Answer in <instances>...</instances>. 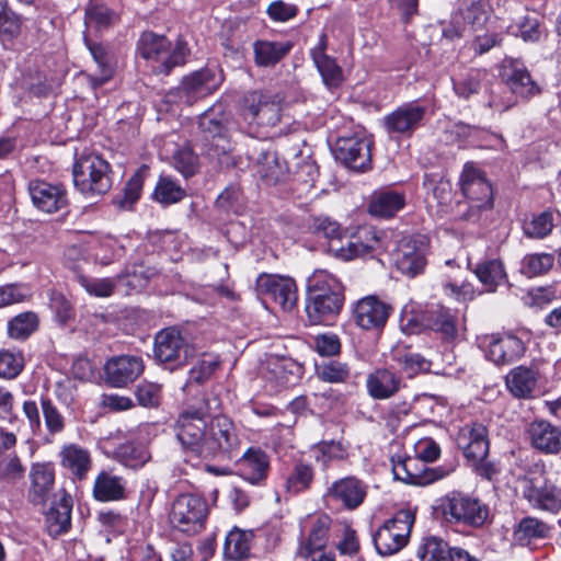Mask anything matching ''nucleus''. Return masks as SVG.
<instances>
[{"mask_svg": "<svg viewBox=\"0 0 561 561\" xmlns=\"http://www.w3.org/2000/svg\"><path fill=\"white\" fill-rule=\"evenodd\" d=\"M331 522L330 516L327 514L314 516L311 519L309 535L307 539L300 543L299 549H304L308 552L309 549L312 548H325Z\"/></svg>", "mask_w": 561, "mask_h": 561, "instance_id": "a18cd8bd", "label": "nucleus"}, {"mask_svg": "<svg viewBox=\"0 0 561 561\" xmlns=\"http://www.w3.org/2000/svg\"><path fill=\"white\" fill-rule=\"evenodd\" d=\"M427 327L439 333L445 340H454L458 333V320L455 312L445 307H436L426 312Z\"/></svg>", "mask_w": 561, "mask_h": 561, "instance_id": "4c0bfd02", "label": "nucleus"}, {"mask_svg": "<svg viewBox=\"0 0 561 561\" xmlns=\"http://www.w3.org/2000/svg\"><path fill=\"white\" fill-rule=\"evenodd\" d=\"M106 381L115 388L134 382L144 371L140 357L122 355L110 358L104 366Z\"/></svg>", "mask_w": 561, "mask_h": 561, "instance_id": "4be33fe9", "label": "nucleus"}, {"mask_svg": "<svg viewBox=\"0 0 561 561\" xmlns=\"http://www.w3.org/2000/svg\"><path fill=\"white\" fill-rule=\"evenodd\" d=\"M28 500L35 505L44 504L55 484V470L51 463H34L30 470Z\"/></svg>", "mask_w": 561, "mask_h": 561, "instance_id": "7c9ffc66", "label": "nucleus"}, {"mask_svg": "<svg viewBox=\"0 0 561 561\" xmlns=\"http://www.w3.org/2000/svg\"><path fill=\"white\" fill-rule=\"evenodd\" d=\"M316 460L328 467L333 460H345L348 457L347 448L335 440L320 442L313 447Z\"/></svg>", "mask_w": 561, "mask_h": 561, "instance_id": "680f3d73", "label": "nucleus"}, {"mask_svg": "<svg viewBox=\"0 0 561 561\" xmlns=\"http://www.w3.org/2000/svg\"><path fill=\"white\" fill-rule=\"evenodd\" d=\"M316 374L322 381L330 383L345 382L350 378V367L339 360H329L316 366Z\"/></svg>", "mask_w": 561, "mask_h": 561, "instance_id": "052dcab7", "label": "nucleus"}, {"mask_svg": "<svg viewBox=\"0 0 561 561\" xmlns=\"http://www.w3.org/2000/svg\"><path fill=\"white\" fill-rule=\"evenodd\" d=\"M256 173L267 185H272L280 180L283 169L274 153H264L257 162Z\"/></svg>", "mask_w": 561, "mask_h": 561, "instance_id": "0e129e2a", "label": "nucleus"}, {"mask_svg": "<svg viewBox=\"0 0 561 561\" xmlns=\"http://www.w3.org/2000/svg\"><path fill=\"white\" fill-rule=\"evenodd\" d=\"M240 476L251 484H261L270 472V457L261 448H249L238 462Z\"/></svg>", "mask_w": 561, "mask_h": 561, "instance_id": "2f4dec72", "label": "nucleus"}, {"mask_svg": "<svg viewBox=\"0 0 561 561\" xmlns=\"http://www.w3.org/2000/svg\"><path fill=\"white\" fill-rule=\"evenodd\" d=\"M290 42L256 41L253 44L254 62L259 67H273L291 49Z\"/></svg>", "mask_w": 561, "mask_h": 561, "instance_id": "e433bc0d", "label": "nucleus"}, {"mask_svg": "<svg viewBox=\"0 0 561 561\" xmlns=\"http://www.w3.org/2000/svg\"><path fill=\"white\" fill-rule=\"evenodd\" d=\"M414 514L410 510L398 511L377 530L374 543L379 554L391 556L404 548L409 541Z\"/></svg>", "mask_w": 561, "mask_h": 561, "instance_id": "9d476101", "label": "nucleus"}, {"mask_svg": "<svg viewBox=\"0 0 561 561\" xmlns=\"http://www.w3.org/2000/svg\"><path fill=\"white\" fill-rule=\"evenodd\" d=\"M458 445L467 459L478 462L485 460L489 454L488 430L481 423H473L461 428Z\"/></svg>", "mask_w": 561, "mask_h": 561, "instance_id": "bb28decb", "label": "nucleus"}, {"mask_svg": "<svg viewBox=\"0 0 561 561\" xmlns=\"http://www.w3.org/2000/svg\"><path fill=\"white\" fill-rule=\"evenodd\" d=\"M488 3L483 0H470L468 3L465 0L460 8V13L463 21L477 32L482 30L488 21Z\"/></svg>", "mask_w": 561, "mask_h": 561, "instance_id": "5fc2aeb1", "label": "nucleus"}, {"mask_svg": "<svg viewBox=\"0 0 561 561\" xmlns=\"http://www.w3.org/2000/svg\"><path fill=\"white\" fill-rule=\"evenodd\" d=\"M541 377L539 364L531 363L530 366L520 365L508 373L506 386L514 397L529 399L537 391Z\"/></svg>", "mask_w": 561, "mask_h": 561, "instance_id": "a878e982", "label": "nucleus"}, {"mask_svg": "<svg viewBox=\"0 0 561 561\" xmlns=\"http://www.w3.org/2000/svg\"><path fill=\"white\" fill-rule=\"evenodd\" d=\"M24 467L15 451L7 453L0 447V478L10 482L24 476Z\"/></svg>", "mask_w": 561, "mask_h": 561, "instance_id": "e2e57ef3", "label": "nucleus"}, {"mask_svg": "<svg viewBox=\"0 0 561 561\" xmlns=\"http://www.w3.org/2000/svg\"><path fill=\"white\" fill-rule=\"evenodd\" d=\"M137 50L139 55L151 61L154 71L168 75L174 67L182 66L190 54L187 44L178 39L172 48L171 43L163 35L153 32H144L138 41Z\"/></svg>", "mask_w": 561, "mask_h": 561, "instance_id": "20e7f679", "label": "nucleus"}, {"mask_svg": "<svg viewBox=\"0 0 561 561\" xmlns=\"http://www.w3.org/2000/svg\"><path fill=\"white\" fill-rule=\"evenodd\" d=\"M344 286L327 270H317L308 279L306 312L311 324H330L344 305Z\"/></svg>", "mask_w": 561, "mask_h": 561, "instance_id": "f03ea898", "label": "nucleus"}, {"mask_svg": "<svg viewBox=\"0 0 561 561\" xmlns=\"http://www.w3.org/2000/svg\"><path fill=\"white\" fill-rule=\"evenodd\" d=\"M391 462L394 478L409 484H427L447 474L436 469L427 471L424 463L416 457L397 455L391 458Z\"/></svg>", "mask_w": 561, "mask_h": 561, "instance_id": "aec40b11", "label": "nucleus"}, {"mask_svg": "<svg viewBox=\"0 0 561 561\" xmlns=\"http://www.w3.org/2000/svg\"><path fill=\"white\" fill-rule=\"evenodd\" d=\"M405 206V195L392 190L375 192L368 205L370 215L380 218H391Z\"/></svg>", "mask_w": 561, "mask_h": 561, "instance_id": "f704fd0d", "label": "nucleus"}, {"mask_svg": "<svg viewBox=\"0 0 561 561\" xmlns=\"http://www.w3.org/2000/svg\"><path fill=\"white\" fill-rule=\"evenodd\" d=\"M378 243L379 238L376 236V232L370 228H365L345 248H341V256L344 260H353L374 251Z\"/></svg>", "mask_w": 561, "mask_h": 561, "instance_id": "37998d69", "label": "nucleus"}, {"mask_svg": "<svg viewBox=\"0 0 561 561\" xmlns=\"http://www.w3.org/2000/svg\"><path fill=\"white\" fill-rule=\"evenodd\" d=\"M524 496L536 508L558 513L561 511V489L545 483L541 486L529 482L524 489Z\"/></svg>", "mask_w": 561, "mask_h": 561, "instance_id": "473e14b6", "label": "nucleus"}, {"mask_svg": "<svg viewBox=\"0 0 561 561\" xmlns=\"http://www.w3.org/2000/svg\"><path fill=\"white\" fill-rule=\"evenodd\" d=\"M553 216L550 211H542L525 219L523 231L527 238L543 239L549 236L553 229Z\"/></svg>", "mask_w": 561, "mask_h": 561, "instance_id": "8fccbe9b", "label": "nucleus"}, {"mask_svg": "<svg viewBox=\"0 0 561 561\" xmlns=\"http://www.w3.org/2000/svg\"><path fill=\"white\" fill-rule=\"evenodd\" d=\"M76 187L84 195L105 194L112 186L111 165L102 157H80L72 169Z\"/></svg>", "mask_w": 561, "mask_h": 561, "instance_id": "39448f33", "label": "nucleus"}, {"mask_svg": "<svg viewBox=\"0 0 561 561\" xmlns=\"http://www.w3.org/2000/svg\"><path fill=\"white\" fill-rule=\"evenodd\" d=\"M84 41L101 72L100 76H88L90 85L95 90L112 79L114 68L110 62L106 48L103 45L92 43L87 37Z\"/></svg>", "mask_w": 561, "mask_h": 561, "instance_id": "a19ab883", "label": "nucleus"}, {"mask_svg": "<svg viewBox=\"0 0 561 561\" xmlns=\"http://www.w3.org/2000/svg\"><path fill=\"white\" fill-rule=\"evenodd\" d=\"M425 115V106L409 102L386 115L382 123L389 135L410 137L422 125Z\"/></svg>", "mask_w": 561, "mask_h": 561, "instance_id": "dca6fc26", "label": "nucleus"}, {"mask_svg": "<svg viewBox=\"0 0 561 561\" xmlns=\"http://www.w3.org/2000/svg\"><path fill=\"white\" fill-rule=\"evenodd\" d=\"M405 388L401 374L389 367L373 370L366 378V390L374 400H388Z\"/></svg>", "mask_w": 561, "mask_h": 561, "instance_id": "412c9836", "label": "nucleus"}, {"mask_svg": "<svg viewBox=\"0 0 561 561\" xmlns=\"http://www.w3.org/2000/svg\"><path fill=\"white\" fill-rule=\"evenodd\" d=\"M220 360L217 355L204 354L197 365L190 370L188 382L202 383L210 378L219 367Z\"/></svg>", "mask_w": 561, "mask_h": 561, "instance_id": "774afa93", "label": "nucleus"}, {"mask_svg": "<svg viewBox=\"0 0 561 561\" xmlns=\"http://www.w3.org/2000/svg\"><path fill=\"white\" fill-rule=\"evenodd\" d=\"M367 484L350 476L334 481L328 489V496L340 502L347 510L359 507L367 496Z\"/></svg>", "mask_w": 561, "mask_h": 561, "instance_id": "393cba45", "label": "nucleus"}, {"mask_svg": "<svg viewBox=\"0 0 561 561\" xmlns=\"http://www.w3.org/2000/svg\"><path fill=\"white\" fill-rule=\"evenodd\" d=\"M527 438L536 450L553 455L561 451V427L547 420H535L527 426Z\"/></svg>", "mask_w": 561, "mask_h": 561, "instance_id": "5701e85b", "label": "nucleus"}, {"mask_svg": "<svg viewBox=\"0 0 561 561\" xmlns=\"http://www.w3.org/2000/svg\"><path fill=\"white\" fill-rule=\"evenodd\" d=\"M119 16L104 5L93 4L85 10V25L103 31L117 23Z\"/></svg>", "mask_w": 561, "mask_h": 561, "instance_id": "6e6d98bb", "label": "nucleus"}, {"mask_svg": "<svg viewBox=\"0 0 561 561\" xmlns=\"http://www.w3.org/2000/svg\"><path fill=\"white\" fill-rule=\"evenodd\" d=\"M398 362L409 378H413L419 374L428 373L432 367V362L419 353H405L398 357Z\"/></svg>", "mask_w": 561, "mask_h": 561, "instance_id": "69168bd1", "label": "nucleus"}, {"mask_svg": "<svg viewBox=\"0 0 561 561\" xmlns=\"http://www.w3.org/2000/svg\"><path fill=\"white\" fill-rule=\"evenodd\" d=\"M327 45L328 37L325 34H321L319 43L311 49V57L322 77L323 83L329 89H334L343 83L344 76L336 60L325 53Z\"/></svg>", "mask_w": 561, "mask_h": 561, "instance_id": "c756f323", "label": "nucleus"}, {"mask_svg": "<svg viewBox=\"0 0 561 561\" xmlns=\"http://www.w3.org/2000/svg\"><path fill=\"white\" fill-rule=\"evenodd\" d=\"M207 514L208 505L203 496L184 493L173 501L169 519L180 531L197 534L204 528Z\"/></svg>", "mask_w": 561, "mask_h": 561, "instance_id": "1a4fd4ad", "label": "nucleus"}, {"mask_svg": "<svg viewBox=\"0 0 561 561\" xmlns=\"http://www.w3.org/2000/svg\"><path fill=\"white\" fill-rule=\"evenodd\" d=\"M391 304L377 295H368L356 300L351 308L353 321L363 330L375 331L382 329L391 313Z\"/></svg>", "mask_w": 561, "mask_h": 561, "instance_id": "ddd939ff", "label": "nucleus"}, {"mask_svg": "<svg viewBox=\"0 0 561 561\" xmlns=\"http://www.w3.org/2000/svg\"><path fill=\"white\" fill-rule=\"evenodd\" d=\"M220 409V398L206 391L179 413L173 431L185 455L201 460L230 457L239 449L240 438L232 420L214 415Z\"/></svg>", "mask_w": 561, "mask_h": 561, "instance_id": "f257e3e1", "label": "nucleus"}, {"mask_svg": "<svg viewBox=\"0 0 561 561\" xmlns=\"http://www.w3.org/2000/svg\"><path fill=\"white\" fill-rule=\"evenodd\" d=\"M316 479L312 463L304 459L296 460L285 477L284 488L288 494L298 495L311 489Z\"/></svg>", "mask_w": 561, "mask_h": 561, "instance_id": "72a5a7b5", "label": "nucleus"}, {"mask_svg": "<svg viewBox=\"0 0 561 561\" xmlns=\"http://www.w3.org/2000/svg\"><path fill=\"white\" fill-rule=\"evenodd\" d=\"M38 328V317L27 311L15 316L8 324L9 336L15 340H25Z\"/></svg>", "mask_w": 561, "mask_h": 561, "instance_id": "3c124183", "label": "nucleus"}, {"mask_svg": "<svg viewBox=\"0 0 561 561\" xmlns=\"http://www.w3.org/2000/svg\"><path fill=\"white\" fill-rule=\"evenodd\" d=\"M252 531L241 529L231 530L226 538L225 556L233 561H241L249 557L252 546Z\"/></svg>", "mask_w": 561, "mask_h": 561, "instance_id": "79ce46f5", "label": "nucleus"}, {"mask_svg": "<svg viewBox=\"0 0 561 561\" xmlns=\"http://www.w3.org/2000/svg\"><path fill=\"white\" fill-rule=\"evenodd\" d=\"M485 77V70L471 69L465 77L454 81V91L458 96L469 99L471 95L479 93Z\"/></svg>", "mask_w": 561, "mask_h": 561, "instance_id": "13d9d810", "label": "nucleus"}, {"mask_svg": "<svg viewBox=\"0 0 561 561\" xmlns=\"http://www.w3.org/2000/svg\"><path fill=\"white\" fill-rule=\"evenodd\" d=\"M554 264L551 253H530L524 256L520 272L527 277H535L549 272Z\"/></svg>", "mask_w": 561, "mask_h": 561, "instance_id": "603ef678", "label": "nucleus"}, {"mask_svg": "<svg viewBox=\"0 0 561 561\" xmlns=\"http://www.w3.org/2000/svg\"><path fill=\"white\" fill-rule=\"evenodd\" d=\"M72 499L64 495L46 514V527L50 536L57 537L71 527Z\"/></svg>", "mask_w": 561, "mask_h": 561, "instance_id": "c9c22d12", "label": "nucleus"}, {"mask_svg": "<svg viewBox=\"0 0 561 561\" xmlns=\"http://www.w3.org/2000/svg\"><path fill=\"white\" fill-rule=\"evenodd\" d=\"M283 99L268 91H250L242 100L240 115L245 133L263 137L265 129L277 125L282 117Z\"/></svg>", "mask_w": 561, "mask_h": 561, "instance_id": "7ed1b4c3", "label": "nucleus"}, {"mask_svg": "<svg viewBox=\"0 0 561 561\" xmlns=\"http://www.w3.org/2000/svg\"><path fill=\"white\" fill-rule=\"evenodd\" d=\"M374 141L366 135L340 138L336 142V159L346 167L365 171L371 164V147Z\"/></svg>", "mask_w": 561, "mask_h": 561, "instance_id": "4468645a", "label": "nucleus"}, {"mask_svg": "<svg viewBox=\"0 0 561 561\" xmlns=\"http://www.w3.org/2000/svg\"><path fill=\"white\" fill-rule=\"evenodd\" d=\"M512 33L525 42H536L541 35L540 24L535 15H525L510 26Z\"/></svg>", "mask_w": 561, "mask_h": 561, "instance_id": "338daca9", "label": "nucleus"}, {"mask_svg": "<svg viewBox=\"0 0 561 561\" xmlns=\"http://www.w3.org/2000/svg\"><path fill=\"white\" fill-rule=\"evenodd\" d=\"M453 548L438 537H426L417 550L421 561H447Z\"/></svg>", "mask_w": 561, "mask_h": 561, "instance_id": "864d4df0", "label": "nucleus"}, {"mask_svg": "<svg viewBox=\"0 0 561 561\" xmlns=\"http://www.w3.org/2000/svg\"><path fill=\"white\" fill-rule=\"evenodd\" d=\"M460 185L462 194L470 201L472 208L492 207V187L479 169L467 163L460 176Z\"/></svg>", "mask_w": 561, "mask_h": 561, "instance_id": "6ab92c4d", "label": "nucleus"}, {"mask_svg": "<svg viewBox=\"0 0 561 561\" xmlns=\"http://www.w3.org/2000/svg\"><path fill=\"white\" fill-rule=\"evenodd\" d=\"M78 283L92 296L110 297L117 285L122 280V276L106 278H90L84 275L77 277Z\"/></svg>", "mask_w": 561, "mask_h": 561, "instance_id": "4d7b16f0", "label": "nucleus"}, {"mask_svg": "<svg viewBox=\"0 0 561 561\" xmlns=\"http://www.w3.org/2000/svg\"><path fill=\"white\" fill-rule=\"evenodd\" d=\"M92 496L102 503L124 501L127 499V480L112 470H101L94 479Z\"/></svg>", "mask_w": 561, "mask_h": 561, "instance_id": "cd10ccee", "label": "nucleus"}, {"mask_svg": "<svg viewBox=\"0 0 561 561\" xmlns=\"http://www.w3.org/2000/svg\"><path fill=\"white\" fill-rule=\"evenodd\" d=\"M428 249V241L425 237L401 242L396 254L397 268L409 277L422 274L427 264Z\"/></svg>", "mask_w": 561, "mask_h": 561, "instance_id": "a211bd4d", "label": "nucleus"}, {"mask_svg": "<svg viewBox=\"0 0 561 561\" xmlns=\"http://www.w3.org/2000/svg\"><path fill=\"white\" fill-rule=\"evenodd\" d=\"M203 152L210 158L219 159L232 149L228 121L217 117L214 112H205L199 118Z\"/></svg>", "mask_w": 561, "mask_h": 561, "instance_id": "f8f14e48", "label": "nucleus"}, {"mask_svg": "<svg viewBox=\"0 0 561 561\" xmlns=\"http://www.w3.org/2000/svg\"><path fill=\"white\" fill-rule=\"evenodd\" d=\"M150 458L151 455L142 443L127 442L119 445L115 450V459L131 469L141 468Z\"/></svg>", "mask_w": 561, "mask_h": 561, "instance_id": "ea45409f", "label": "nucleus"}, {"mask_svg": "<svg viewBox=\"0 0 561 561\" xmlns=\"http://www.w3.org/2000/svg\"><path fill=\"white\" fill-rule=\"evenodd\" d=\"M503 78L514 98L511 96L504 101L491 96L489 106L496 111L503 112L510 110L517 103L518 99L527 101L541 92L539 85L531 79L528 70L517 60H505Z\"/></svg>", "mask_w": 561, "mask_h": 561, "instance_id": "0eeeda50", "label": "nucleus"}, {"mask_svg": "<svg viewBox=\"0 0 561 561\" xmlns=\"http://www.w3.org/2000/svg\"><path fill=\"white\" fill-rule=\"evenodd\" d=\"M486 358L495 365H508L518 360L525 353V343L512 333L486 335L482 340Z\"/></svg>", "mask_w": 561, "mask_h": 561, "instance_id": "2eb2a0df", "label": "nucleus"}, {"mask_svg": "<svg viewBox=\"0 0 561 561\" xmlns=\"http://www.w3.org/2000/svg\"><path fill=\"white\" fill-rule=\"evenodd\" d=\"M33 204L42 211L51 214L67 206V193L62 185L35 180L28 184Z\"/></svg>", "mask_w": 561, "mask_h": 561, "instance_id": "b1692460", "label": "nucleus"}, {"mask_svg": "<svg viewBox=\"0 0 561 561\" xmlns=\"http://www.w3.org/2000/svg\"><path fill=\"white\" fill-rule=\"evenodd\" d=\"M22 25V18L9 8L5 1L0 0V38L2 41L16 38L21 34Z\"/></svg>", "mask_w": 561, "mask_h": 561, "instance_id": "09e8293b", "label": "nucleus"}, {"mask_svg": "<svg viewBox=\"0 0 561 561\" xmlns=\"http://www.w3.org/2000/svg\"><path fill=\"white\" fill-rule=\"evenodd\" d=\"M550 527L535 517L523 518L514 530V538L520 545H528L533 539L548 537Z\"/></svg>", "mask_w": 561, "mask_h": 561, "instance_id": "49530a36", "label": "nucleus"}, {"mask_svg": "<svg viewBox=\"0 0 561 561\" xmlns=\"http://www.w3.org/2000/svg\"><path fill=\"white\" fill-rule=\"evenodd\" d=\"M60 466L76 480L82 481L92 468V456L88 448L76 444H64L58 453Z\"/></svg>", "mask_w": 561, "mask_h": 561, "instance_id": "c85d7f7f", "label": "nucleus"}, {"mask_svg": "<svg viewBox=\"0 0 561 561\" xmlns=\"http://www.w3.org/2000/svg\"><path fill=\"white\" fill-rule=\"evenodd\" d=\"M195 354L194 345L174 328L164 329L156 335L154 356L171 368L185 365Z\"/></svg>", "mask_w": 561, "mask_h": 561, "instance_id": "9b49d317", "label": "nucleus"}, {"mask_svg": "<svg viewBox=\"0 0 561 561\" xmlns=\"http://www.w3.org/2000/svg\"><path fill=\"white\" fill-rule=\"evenodd\" d=\"M473 273L488 291H495L496 287L506 282V272L502 261L492 259L477 264Z\"/></svg>", "mask_w": 561, "mask_h": 561, "instance_id": "58836bf2", "label": "nucleus"}, {"mask_svg": "<svg viewBox=\"0 0 561 561\" xmlns=\"http://www.w3.org/2000/svg\"><path fill=\"white\" fill-rule=\"evenodd\" d=\"M185 196V190L171 176H160L152 193L153 201L162 206L176 204Z\"/></svg>", "mask_w": 561, "mask_h": 561, "instance_id": "c03bdc74", "label": "nucleus"}, {"mask_svg": "<svg viewBox=\"0 0 561 561\" xmlns=\"http://www.w3.org/2000/svg\"><path fill=\"white\" fill-rule=\"evenodd\" d=\"M24 369V356L20 351H0V378L15 379Z\"/></svg>", "mask_w": 561, "mask_h": 561, "instance_id": "bf43d9fd", "label": "nucleus"}, {"mask_svg": "<svg viewBox=\"0 0 561 561\" xmlns=\"http://www.w3.org/2000/svg\"><path fill=\"white\" fill-rule=\"evenodd\" d=\"M224 81V75L217 67H206L185 76L181 84L168 93V102H181L193 105L197 101L213 94Z\"/></svg>", "mask_w": 561, "mask_h": 561, "instance_id": "423d86ee", "label": "nucleus"}, {"mask_svg": "<svg viewBox=\"0 0 561 561\" xmlns=\"http://www.w3.org/2000/svg\"><path fill=\"white\" fill-rule=\"evenodd\" d=\"M41 410L49 436L60 435L66 430V417L57 405L46 396L41 397Z\"/></svg>", "mask_w": 561, "mask_h": 561, "instance_id": "de8ad7c7", "label": "nucleus"}, {"mask_svg": "<svg viewBox=\"0 0 561 561\" xmlns=\"http://www.w3.org/2000/svg\"><path fill=\"white\" fill-rule=\"evenodd\" d=\"M440 511L449 523L481 527L488 520L489 508L477 497L453 492L442 499Z\"/></svg>", "mask_w": 561, "mask_h": 561, "instance_id": "6e6552de", "label": "nucleus"}, {"mask_svg": "<svg viewBox=\"0 0 561 561\" xmlns=\"http://www.w3.org/2000/svg\"><path fill=\"white\" fill-rule=\"evenodd\" d=\"M257 290L268 296L284 310H291L298 300L294 278L276 274H261L256 279Z\"/></svg>", "mask_w": 561, "mask_h": 561, "instance_id": "f3484780", "label": "nucleus"}]
</instances>
